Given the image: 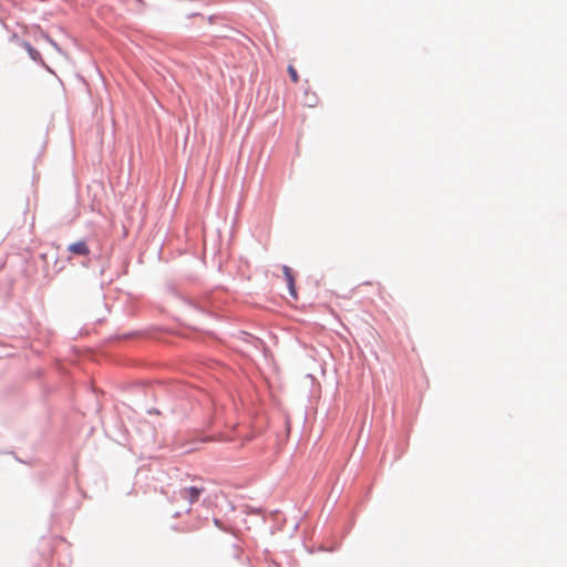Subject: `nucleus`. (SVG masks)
Wrapping results in <instances>:
<instances>
[{"instance_id": "obj_3", "label": "nucleus", "mask_w": 567, "mask_h": 567, "mask_svg": "<svg viewBox=\"0 0 567 567\" xmlns=\"http://www.w3.org/2000/svg\"><path fill=\"white\" fill-rule=\"evenodd\" d=\"M319 103V97L316 92L306 90L303 93V105L307 107H316Z\"/></svg>"}, {"instance_id": "obj_2", "label": "nucleus", "mask_w": 567, "mask_h": 567, "mask_svg": "<svg viewBox=\"0 0 567 567\" xmlns=\"http://www.w3.org/2000/svg\"><path fill=\"white\" fill-rule=\"evenodd\" d=\"M68 251L75 256H89L90 248L84 240H79L68 246Z\"/></svg>"}, {"instance_id": "obj_5", "label": "nucleus", "mask_w": 567, "mask_h": 567, "mask_svg": "<svg viewBox=\"0 0 567 567\" xmlns=\"http://www.w3.org/2000/svg\"><path fill=\"white\" fill-rule=\"evenodd\" d=\"M288 73H289V76L291 79V81L293 83H298L299 82V75H298V72L297 70L295 69L293 65H288V69H287Z\"/></svg>"}, {"instance_id": "obj_4", "label": "nucleus", "mask_w": 567, "mask_h": 567, "mask_svg": "<svg viewBox=\"0 0 567 567\" xmlns=\"http://www.w3.org/2000/svg\"><path fill=\"white\" fill-rule=\"evenodd\" d=\"M282 271H284V276H285V278H286V280L288 282L290 292L292 295H296V292H295V280H293V276H292L291 269L288 266H284L282 267Z\"/></svg>"}, {"instance_id": "obj_1", "label": "nucleus", "mask_w": 567, "mask_h": 567, "mask_svg": "<svg viewBox=\"0 0 567 567\" xmlns=\"http://www.w3.org/2000/svg\"><path fill=\"white\" fill-rule=\"evenodd\" d=\"M205 492L204 487H197V486H190V487H184L179 489L175 495L173 496L174 502H178L179 499H184L188 502V505L196 503L200 495Z\"/></svg>"}]
</instances>
